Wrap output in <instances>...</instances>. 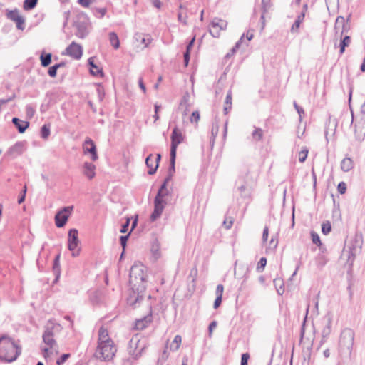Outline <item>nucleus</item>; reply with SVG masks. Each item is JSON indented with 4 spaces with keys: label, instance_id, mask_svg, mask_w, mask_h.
<instances>
[{
    "label": "nucleus",
    "instance_id": "obj_6",
    "mask_svg": "<svg viewBox=\"0 0 365 365\" xmlns=\"http://www.w3.org/2000/svg\"><path fill=\"white\" fill-rule=\"evenodd\" d=\"M167 185L165 182H163V184L160 185L157 195L154 199V210L153 212L150 215V220L152 222L155 221L158 218L160 217L163 212V207L161 205L160 199H161V194L167 190Z\"/></svg>",
    "mask_w": 365,
    "mask_h": 365
},
{
    "label": "nucleus",
    "instance_id": "obj_62",
    "mask_svg": "<svg viewBox=\"0 0 365 365\" xmlns=\"http://www.w3.org/2000/svg\"><path fill=\"white\" fill-rule=\"evenodd\" d=\"M294 106L299 115V120L301 121L302 119V115L304 113V109L302 107L299 106L296 102H294Z\"/></svg>",
    "mask_w": 365,
    "mask_h": 365
},
{
    "label": "nucleus",
    "instance_id": "obj_26",
    "mask_svg": "<svg viewBox=\"0 0 365 365\" xmlns=\"http://www.w3.org/2000/svg\"><path fill=\"white\" fill-rule=\"evenodd\" d=\"M53 272L55 275L54 282H56L58 281L61 275L60 254L57 255L53 259Z\"/></svg>",
    "mask_w": 365,
    "mask_h": 365
},
{
    "label": "nucleus",
    "instance_id": "obj_44",
    "mask_svg": "<svg viewBox=\"0 0 365 365\" xmlns=\"http://www.w3.org/2000/svg\"><path fill=\"white\" fill-rule=\"evenodd\" d=\"M245 41V34H242L239 41L236 43L235 46L230 50V53L233 55L236 50L240 49Z\"/></svg>",
    "mask_w": 365,
    "mask_h": 365
},
{
    "label": "nucleus",
    "instance_id": "obj_57",
    "mask_svg": "<svg viewBox=\"0 0 365 365\" xmlns=\"http://www.w3.org/2000/svg\"><path fill=\"white\" fill-rule=\"evenodd\" d=\"M200 113L198 111H193L190 116L191 123H197L200 120Z\"/></svg>",
    "mask_w": 365,
    "mask_h": 365
},
{
    "label": "nucleus",
    "instance_id": "obj_31",
    "mask_svg": "<svg viewBox=\"0 0 365 365\" xmlns=\"http://www.w3.org/2000/svg\"><path fill=\"white\" fill-rule=\"evenodd\" d=\"M41 64L43 67L48 66L52 60V54L51 53H45V52H42L40 56Z\"/></svg>",
    "mask_w": 365,
    "mask_h": 365
},
{
    "label": "nucleus",
    "instance_id": "obj_4",
    "mask_svg": "<svg viewBox=\"0 0 365 365\" xmlns=\"http://www.w3.org/2000/svg\"><path fill=\"white\" fill-rule=\"evenodd\" d=\"M117 351L116 346L113 344L98 345L94 356L101 361H110Z\"/></svg>",
    "mask_w": 365,
    "mask_h": 365
},
{
    "label": "nucleus",
    "instance_id": "obj_15",
    "mask_svg": "<svg viewBox=\"0 0 365 365\" xmlns=\"http://www.w3.org/2000/svg\"><path fill=\"white\" fill-rule=\"evenodd\" d=\"M324 327L322 329V340L321 344L325 342L331 332V323L332 317L328 314L322 319Z\"/></svg>",
    "mask_w": 365,
    "mask_h": 365
},
{
    "label": "nucleus",
    "instance_id": "obj_1",
    "mask_svg": "<svg viewBox=\"0 0 365 365\" xmlns=\"http://www.w3.org/2000/svg\"><path fill=\"white\" fill-rule=\"evenodd\" d=\"M147 280V267L140 262L135 263L131 267L129 274L130 291L127 303L130 307L137 308L144 300Z\"/></svg>",
    "mask_w": 365,
    "mask_h": 365
},
{
    "label": "nucleus",
    "instance_id": "obj_27",
    "mask_svg": "<svg viewBox=\"0 0 365 365\" xmlns=\"http://www.w3.org/2000/svg\"><path fill=\"white\" fill-rule=\"evenodd\" d=\"M354 168V162L351 158L346 157L341 162V169L344 172H349Z\"/></svg>",
    "mask_w": 365,
    "mask_h": 365
},
{
    "label": "nucleus",
    "instance_id": "obj_41",
    "mask_svg": "<svg viewBox=\"0 0 365 365\" xmlns=\"http://www.w3.org/2000/svg\"><path fill=\"white\" fill-rule=\"evenodd\" d=\"M92 11L96 17L103 18L106 13V8L93 7Z\"/></svg>",
    "mask_w": 365,
    "mask_h": 365
},
{
    "label": "nucleus",
    "instance_id": "obj_13",
    "mask_svg": "<svg viewBox=\"0 0 365 365\" xmlns=\"http://www.w3.org/2000/svg\"><path fill=\"white\" fill-rule=\"evenodd\" d=\"M170 138H171L170 152L176 153L178 145L179 144H180L184 140V137H183L181 131L178 129V128L177 126H175L173 129Z\"/></svg>",
    "mask_w": 365,
    "mask_h": 365
},
{
    "label": "nucleus",
    "instance_id": "obj_11",
    "mask_svg": "<svg viewBox=\"0 0 365 365\" xmlns=\"http://www.w3.org/2000/svg\"><path fill=\"white\" fill-rule=\"evenodd\" d=\"M227 26V22L225 20L214 18L210 23V34L214 38L220 36V31L225 30Z\"/></svg>",
    "mask_w": 365,
    "mask_h": 365
},
{
    "label": "nucleus",
    "instance_id": "obj_20",
    "mask_svg": "<svg viewBox=\"0 0 365 365\" xmlns=\"http://www.w3.org/2000/svg\"><path fill=\"white\" fill-rule=\"evenodd\" d=\"M24 146L23 142H17L9 149L7 154L13 158H16L23 153Z\"/></svg>",
    "mask_w": 365,
    "mask_h": 365
},
{
    "label": "nucleus",
    "instance_id": "obj_22",
    "mask_svg": "<svg viewBox=\"0 0 365 365\" xmlns=\"http://www.w3.org/2000/svg\"><path fill=\"white\" fill-rule=\"evenodd\" d=\"M334 28L336 31L341 28V35H342L344 32H347L349 31V25L346 22V20L343 16H339L336 19Z\"/></svg>",
    "mask_w": 365,
    "mask_h": 365
},
{
    "label": "nucleus",
    "instance_id": "obj_53",
    "mask_svg": "<svg viewBox=\"0 0 365 365\" xmlns=\"http://www.w3.org/2000/svg\"><path fill=\"white\" fill-rule=\"evenodd\" d=\"M311 236H312V242L314 244H315L317 245H321L320 238H319V236L318 235L317 233H316L315 232L312 231L311 232Z\"/></svg>",
    "mask_w": 365,
    "mask_h": 365
},
{
    "label": "nucleus",
    "instance_id": "obj_21",
    "mask_svg": "<svg viewBox=\"0 0 365 365\" xmlns=\"http://www.w3.org/2000/svg\"><path fill=\"white\" fill-rule=\"evenodd\" d=\"M113 341L108 336V331L103 327H101L98 331V345L103 344H113Z\"/></svg>",
    "mask_w": 365,
    "mask_h": 365
},
{
    "label": "nucleus",
    "instance_id": "obj_17",
    "mask_svg": "<svg viewBox=\"0 0 365 365\" xmlns=\"http://www.w3.org/2000/svg\"><path fill=\"white\" fill-rule=\"evenodd\" d=\"M143 350V347H140L139 349H137V342H134V339H131L130 341V349L129 354L130 356L129 360L130 359L136 360L141 356L142 351Z\"/></svg>",
    "mask_w": 365,
    "mask_h": 365
},
{
    "label": "nucleus",
    "instance_id": "obj_18",
    "mask_svg": "<svg viewBox=\"0 0 365 365\" xmlns=\"http://www.w3.org/2000/svg\"><path fill=\"white\" fill-rule=\"evenodd\" d=\"M153 321L152 314L150 313L144 317L137 319L135 324V328L138 330H143L146 328Z\"/></svg>",
    "mask_w": 365,
    "mask_h": 365
},
{
    "label": "nucleus",
    "instance_id": "obj_8",
    "mask_svg": "<svg viewBox=\"0 0 365 365\" xmlns=\"http://www.w3.org/2000/svg\"><path fill=\"white\" fill-rule=\"evenodd\" d=\"M78 232L76 229L72 228L68 231V248L72 252L73 257H77L80 254Z\"/></svg>",
    "mask_w": 365,
    "mask_h": 365
},
{
    "label": "nucleus",
    "instance_id": "obj_24",
    "mask_svg": "<svg viewBox=\"0 0 365 365\" xmlns=\"http://www.w3.org/2000/svg\"><path fill=\"white\" fill-rule=\"evenodd\" d=\"M96 166L89 162H85L83 165V174L90 180L94 178Z\"/></svg>",
    "mask_w": 365,
    "mask_h": 365
},
{
    "label": "nucleus",
    "instance_id": "obj_50",
    "mask_svg": "<svg viewBox=\"0 0 365 365\" xmlns=\"http://www.w3.org/2000/svg\"><path fill=\"white\" fill-rule=\"evenodd\" d=\"M70 354H63L60 357L56 359V365H61L65 363L66 360L70 357Z\"/></svg>",
    "mask_w": 365,
    "mask_h": 365
},
{
    "label": "nucleus",
    "instance_id": "obj_54",
    "mask_svg": "<svg viewBox=\"0 0 365 365\" xmlns=\"http://www.w3.org/2000/svg\"><path fill=\"white\" fill-rule=\"evenodd\" d=\"M26 113L29 118H31L35 113V109L32 107V106L27 105L26 106Z\"/></svg>",
    "mask_w": 365,
    "mask_h": 365
},
{
    "label": "nucleus",
    "instance_id": "obj_10",
    "mask_svg": "<svg viewBox=\"0 0 365 365\" xmlns=\"http://www.w3.org/2000/svg\"><path fill=\"white\" fill-rule=\"evenodd\" d=\"M362 247V240L356 237L349 246V251H347V264L351 267L356 255L361 252Z\"/></svg>",
    "mask_w": 365,
    "mask_h": 365
},
{
    "label": "nucleus",
    "instance_id": "obj_43",
    "mask_svg": "<svg viewBox=\"0 0 365 365\" xmlns=\"http://www.w3.org/2000/svg\"><path fill=\"white\" fill-rule=\"evenodd\" d=\"M245 41V34H242L239 41L236 43L235 46L230 50V53L233 55L236 50L240 49Z\"/></svg>",
    "mask_w": 365,
    "mask_h": 365
},
{
    "label": "nucleus",
    "instance_id": "obj_40",
    "mask_svg": "<svg viewBox=\"0 0 365 365\" xmlns=\"http://www.w3.org/2000/svg\"><path fill=\"white\" fill-rule=\"evenodd\" d=\"M50 125L44 124L41 128V136L43 139H47L50 135Z\"/></svg>",
    "mask_w": 365,
    "mask_h": 365
},
{
    "label": "nucleus",
    "instance_id": "obj_25",
    "mask_svg": "<svg viewBox=\"0 0 365 365\" xmlns=\"http://www.w3.org/2000/svg\"><path fill=\"white\" fill-rule=\"evenodd\" d=\"M145 164L147 167L149 168L148 173L149 175H153L155 173L158 168V164L155 163L154 162V157L152 154H150L145 159Z\"/></svg>",
    "mask_w": 365,
    "mask_h": 365
},
{
    "label": "nucleus",
    "instance_id": "obj_52",
    "mask_svg": "<svg viewBox=\"0 0 365 365\" xmlns=\"http://www.w3.org/2000/svg\"><path fill=\"white\" fill-rule=\"evenodd\" d=\"M327 262V259H325V257L323 255H319L317 258V266L321 268L323 267L326 264Z\"/></svg>",
    "mask_w": 365,
    "mask_h": 365
},
{
    "label": "nucleus",
    "instance_id": "obj_2",
    "mask_svg": "<svg viewBox=\"0 0 365 365\" xmlns=\"http://www.w3.org/2000/svg\"><path fill=\"white\" fill-rule=\"evenodd\" d=\"M21 354V348L8 335L0 336V361L11 363Z\"/></svg>",
    "mask_w": 365,
    "mask_h": 365
},
{
    "label": "nucleus",
    "instance_id": "obj_46",
    "mask_svg": "<svg viewBox=\"0 0 365 365\" xmlns=\"http://www.w3.org/2000/svg\"><path fill=\"white\" fill-rule=\"evenodd\" d=\"M266 264H267V259L265 257H262L260 259L259 262L257 263L256 270L258 272H262L264 270Z\"/></svg>",
    "mask_w": 365,
    "mask_h": 365
},
{
    "label": "nucleus",
    "instance_id": "obj_39",
    "mask_svg": "<svg viewBox=\"0 0 365 365\" xmlns=\"http://www.w3.org/2000/svg\"><path fill=\"white\" fill-rule=\"evenodd\" d=\"M230 212V210H228L227 212ZM233 222H234V218L231 216H229L228 213H227L225 216V219L222 222L223 226H225V227L227 230H229L232 227Z\"/></svg>",
    "mask_w": 365,
    "mask_h": 365
},
{
    "label": "nucleus",
    "instance_id": "obj_30",
    "mask_svg": "<svg viewBox=\"0 0 365 365\" xmlns=\"http://www.w3.org/2000/svg\"><path fill=\"white\" fill-rule=\"evenodd\" d=\"M232 91L231 90H229L225 98V106L223 108L224 113L225 115L227 114L232 108Z\"/></svg>",
    "mask_w": 365,
    "mask_h": 365
},
{
    "label": "nucleus",
    "instance_id": "obj_3",
    "mask_svg": "<svg viewBox=\"0 0 365 365\" xmlns=\"http://www.w3.org/2000/svg\"><path fill=\"white\" fill-rule=\"evenodd\" d=\"M354 336L355 333L350 328H345L341 332L339 340L338 351L339 356L344 361L351 359Z\"/></svg>",
    "mask_w": 365,
    "mask_h": 365
},
{
    "label": "nucleus",
    "instance_id": "obj_60",
    "mask_svg": "<svg viewBox=\"0 0 365 365\" xmlns=\"http://www.w3.org/2000/svg\"><path fill=\"white\" fill-rule=\"evenodd\" d=\"M223 292H224V287H223V285L221 284H218L217 286L216 290H215L216 297L220 296V297H222Z\"/></svg>",
    "mask_w": 365,
    "mask_h": 365
},
{
    "label": "nucleus",
    "instance_id": "obj_56",
    "mask_svg": "<svg viewBox=\"0 0 365 365\" xmlns=\"http://www.w3.org/2000/svg\"><path fill=\"white\" fill-rule=\"evenodd\" d=\"M337 190L340 194H344L346 190V185L344 182H340L337 186Z\"/></svg>",
    "mask_w": 365,
    "mask_h": 365
},
{
    "label": "nucleus",
    "instance_id": "obj_33",
    "mask_svg": "<svg viewBox=\"0 0 365 365\" xmlns=\"http://www.w3.org/2000/svg\"><path fill=\"white\" fill-rule=\"evenodd\" d=\"M182 342V337L180 335H176L173 341L170 344V350L172 351H176L180 348Z\"/></svg>",
    "mask_w": 365,
    "mask_h": 365
},
{
    "label": "nucleus",
    "instance_id": "obj_23",
    "mask_svg": "<svg viewBox=\"0 0 365 365\" xmlns=\"http://www.w3.org/2000/svg\"><path fill=\"white\" fill-rule=\"evenodd\" d=\"M12 123L20 133H24L29 126V121L21 120L16 117L12 118Z\"/></svg>",
    "mask_w": 365,
    "mask_h": 365
},
{
    "label": "nucleus",
    "instance_id": "obj_34",
    "mask_svg": "<svg viewBox=\"0 0 365 365\" xmlns=\"http://www.w3.org/2000/svg\"><path fill=\"white\" fill-rule=\"evenodd\" d=\"M109 41L114 48L117 49L120 46V41L117 34L115 32L109 34Z\"/></svg>",
    "mask_w": 365,
    "mask_h": 365
},
{
    "label": "nucleus",
    "instance_id": "obj_7",
    "mask_svg": "<svg viewBox=\"0 0 365 365\" xmlns=\"http://www.w3.org/2000/svg\"><path fill=\"white\" fill-rule=\"evenodd\" d=\"M76 28V35L80 38H84L89 33V21L85 15H81L74 22Z\"/></svg>",
    "mask_w": 365,
    "mask_h": 365
},
{
    "label": "nucleus",
    "instance_id": "obj_49",
    "mask_svg": "<svg viewBox=\"0 0 365 365\" xmlns=\"http://www.w3.org/2000/svg\"><path fill=\"white\" fill-rule=\"evenodd\" d=\"M331 224L329 221H327L322 225V232L324 235L329 234L331 232Z\"/></svg>",
    "mask_w": 365,
    "mask_h": 365
},
{
    "label": "nucleus",
    "instance_id": "obj_29",
    "mask_svg": "<svg viewBox=\"0 0 365 365\" xmlns=\"http://www.w3.org/2000/svg\"><path fill=\"white\" fill-rule=\"evenodd\" d=\"M135 38L137 41H140L142 44H144L145 47H147L152 41L150 35L143 34H136Z\"/></svg>",
    "mask_w": 365,
    "mask_h": 365
},
{
    "label": "nucleus",
    "instance_id": "obj_42",
    "mask_svg": "<svg viewBox=\"0 0 365 365\" xmlns=\"http://www.w3.org/2000/svg\"><path fill=\"white\" fill-rule=\"evenodd\" d=\"M245 34V41L243 42L242 46L240 49H242V51L245 50L247 47L249 46V42L251 41V34H250V31L247 30L246 33H244Z\"/></svg>",
    "mask_w": 365,
    "mask_h": 365
},
{
    "label": "nucleus",
    "instance_id": "obj_35",
    "mask_svg": "<svg viewBox=\"0 0 365 365\" xmlns=\"http://www.w3.org/2000/svg\"><path fill=\"white\" fill-rule=\"evenodd\" d=\"M350 43H351V38H350V36H345L343 38V39H341V41L340 42V45H339V47H340L339 53H340V54L344 53L346 47L349 46L350 45Z\"/></svg>",
    "mask_w": 365,
    "mask_h": 365
},
{
    "label": "nucleus",
    "instance_id": "obj_32",
    "mask_svg": "<svg viewBox=\"0 0 365 365\" xmlns=\"http://www.w3.org/2000/svg\"><path fill=\"white\" fill-rule=\"evenodd\" d=\"M151 252L153 255V257L155 259H158L160 257V243L157 240L153 242L152 246H151Z\"/></svg>",
    "mask_w": 365,
    "mask_h": 365
},
{
    "label": "nucleus",
    "instance_id": "obj_19",
    "mask_svg": "<svg viewBox=\"0 0 365 365\" xmlns=\"http://www.w3.org/2000/svg\"><path fill=\"white\" fill-rule=\"evenodd\" d=\"M88 64L90 66V73L91 75L94 76H100L103 77L104 73L103 71V69L101 68H99L95 63H94V58L91 57L88 59Z\"/></svg>",
    "mask_w": 365,
    "mask_h": 365
},
{
    "label": "nucleus",
    "instance_id": "obj_45",
    "mask_svg": "<svg viewBox=\"0 0 365 365\" xmlns=\"http://www.w3.org/2000/svg\"><path fill=\"white\" fill-rule=\"evenodd\" d=\"M308 153L309 150L307 147H304L299 153V160L300 163H304L306 160Z\"/></svg>",
    "mask_w": 365,
    "mask_h": 365
},
{
    "label": "nucleus",
    "instance_id": "obj_28",
    "mask_svg": "<svg viewBox=\"0 0 365 365\" xmlns=\"http://www.w3.org/2000/svg\"><path fill=\"white\" fill-rule=\"evenodd\" d=\"M304 14H299L296 20L294 21V24H292V27H291V32L292 33H294V34H297L299 33V29L300 27V24L301 23L304 21Z\"/></svg>",
    "mask_w": 365,
    "mask_h": 365
},
{
    "label": "nucleus",
    "instance_id": "obj_14",
    "mask_svg": "<svg viewBox=\"0 0 365 365\" xmlns=\"http://www.w3.org/2000/svg\"><path fill=\"white\" fill-rule=\"evenodd\" d=\"M65 53L73 59L78 60L82 57L83 47L80 44L73 41L66 48Z\"/></svg>",
    "mask_w": 365,
    "mask_h": 365
},
{
    "label": "nucleus",
    "instance_id": "obj_58",
    "mask_svg": "<svg viewBox=\"0 0 365 365\" xmlns=\"http://www.w3.org/2000/svg\"><path fill=\"white\" fill-rule=\"evenodd\" d=\"M129 235H130V233H128L126 235H122L120 237V245L122 246V247L123 248V250L126 247L127 241L129 237Z\"/></svg>",
    "mask_w": 365,
    "mask_h": 365
},
{
    "label": "nucleus",
    "instance_id": "obj_38",
    "mask_svg": "<svg viewBox=\"0 0 365 365\" xmlns=\"http://www.w3.org/2000/svg\"><path fill=\"white\" fill-rule=\"evenodd\" d=\"M38 3V0H24L23 8L26 11H30L34 9Z\"/></svg>",
    "mask_w": 365,
    "mask_h": 365
},
{
    "label": "nucleus",
    "instance_id": "obj_36",
    "mask_svg": "<svg viewBox=\"0 0 365 365\" xmlns=\"http://www.w3.org/2000/svg\"><path fill=\"white\" fill-rule=\"evenodd\" d=\"M175 159H176V153L170 152V165L168 168V173L173 174L175 172Z\"/></svg>",
    "mask_w": 365,
    "mask_h": 365
},
{
    "label": "nucleus",
    "instance_id": "obj_61",
    "mask_svg": "<svg viewBox=\"0 0 365 365\" xmlns=\"http://www.w3.org/2000/svg\"><path fill=\"white\" fill-rule=\"evenodd\" d=\"M249 359H250L249 353L242 354L240 365H247Z\"/></svg>",
    "mask_w": 365,
    "mask_h": 365
},
{
    "label": "nucleus",
    "instance_id": "obj_37",
    "mask_svg": "<svg viewBox=\"0 0 365 365\" xmlns=\"http://www.w3.org/2000/svg\"><path fill=\"white\" fill-rule=\"evenodd\" d=\"M20 16L19 10L16 9L14 10H6V17L13 21L17 20Z\"/></svg>",
    "mask_w": 365,
    "mask_h": 365
},
{
    "label": "nucleus",
    "instance_id": "obj_51",
    "mask_svg": "<svg viewBox=\"0 0 365 365\" xmlns=\"http://www.w3.org/2000/svg\"><path fill=\"white\" fill-rule=\"evenodd\" d=\"M218 133V124L217 123H213L211 130V134H212V143H214L215 138L217 136Z\"/></svg>",
    "mask_w": 365,
    "mask_h": 365
},
{
    "label": "nucleus",
    "instance_id": "obj_5",
    "mask_svg": "<svg viewBox=\"0 0 365 365\" xmlns=\"http://www.w3.org/2000/svg\"><path fill=\"white\" fill-rule=\"evenodd\" d=\"M43 342L48 346L43 349L46 362L51 363L53 361L52 355H53L54 352L56 354H57L56 348L54 347L56 345V341L53 339V331L50 329H46L43 334Z\"/></svg>",
    "mask_w": 365,
    "mask_h": 365
},
{
    "label": "nucleus",
    "instance_id": "obj_16",
    "mask_svg": "<svg viewBox=\"0 0 365 365\" xmlns=\"http://www.w3.org/2000/svg\"><path fill=\"white\" fill-rule=\"evenodd\" d=\"M354 132L357 140H361L364 139L365 136V123H364L363 116L360 115V120L355 123Z\"/></svg>",
    "mask_w": 365,
    "mask_h": 365
},
{
    "label": "nucleus",
    "instance_id": "obj_55",
    "mask_svg": "<svg viewBox=\"0 0 365 365\" xmlns=\"http://www.w3.org/2000/svg\"><path fill=\"white\" fill-rule=\"evenodd\" d=\"M130 218L127 217L125 222L122 225L121 228L120 230V232L121 233H125L128 231V227L130 225Z\"/></svg>",
    "mask_w": 365,
    "mask_h": 365
},
{
    "label": "nucleus",
    "instance_id": "obj_63",
    "mask_svg": "<svg viewBox=\"0 0 365 365\" xmlns=\"http://www.w3.org/2000/svg\"><path fill=\"white\" fill-rule=\"evenodd\" d=\"M97 0H78V3L83 7H88L90 4Z\"/></svg>",
    "mask_w": 365,
    "mask_h": 365
},
{
    "label": "nucleus",
    "instance_id": "obj_64",
    "mask_svg": "<svg viewBox=\"0 0 365 365\" xmlns=\"http://www.w3.org/2000/svg\"><path fill=\"white\" fill-rule=\"evenodd\" d=\"M183 58H184V64L185 66H187L189 61H190V52L188 51H185V52L184 53V55H183Z\"/></svg>",
    "mask_w": 365,
    "mask_h": 365
},
{
    "label": "nucleus",
    "instance_id": "obj_48",
    "mask_svg": "<svg viewBox=\"0 0 365 365\" xmlns=\"http://www.w3.org/2000/svg\"><path fill=\"white\" fill-rule=\"evenodd\" d=\"M14 22L16 23V28L18 29L23 31L25 29V19L23 16H20Z\"/></svg>",
    "mask_w": 365,
    "mask_h": 365
},
{
    "label": "nucleus",
    "instance_id": "obj_59",
    "mask_svg": "<svg viewBox=\"0 0 365 365\" xmlns=\"http://www.w3.org/2000/svg\"><path fill=\"white\" fill-rule=\"evenodd\" d=\"M58 68L55 65L51 66L48 70V74L52 78H55L57 75Z\"/></svg>",
    "mask_w": 365,
    "mask_h": 365
},
{
    "label": "nucleus",
    "instance_id": "obj_9",
    "mask_svg": "<svg viewBox=\"0 0 365 365\" xmlns=\"http://www.w3.org/2000/svg\"><path fill=\"white\" fill-rule=\"evenodd\" d=\"M73 208L74 207L73 205L66 206L62 207L56 212L54 220L57 227L61 228L66 225Z\"/></svg>",
    "mask_w": 365,
    "mask_h": 365
},
{
    "label": "nucleus",
    "instance_id": "obj_12",
    "mask_svg": "<svg viewBox=\"0 0 365 365\" xmlns=\"http://www.w3.org/2000/svg\"><path fill=\"white\" fill-rule=\"evenodd\" d=\"M83 151L85 155L90 154L91 158L93 161L98 160V156L97 154L96 146L93 140L90 138H86L83 144Z\"/></svg>",
    "mask_w": 365,
    "mask_h": 365
},
{
    "label": "nucleus",
    "instance_id": "obj_47",
    "mask_svg": "<svg viewBox=\"0 0 365 365\" xmlns=\"http://www.w3.org/2000/svg\"><path fill=\"white\" fill-rule=\"evenodd\" d=\"M263 136V130L260 128H255V130L252 132V138L259 140L262 139Z\"/></svg>",
    "mask_w": 365,
    "mask_h": 365
}]
</instances>
